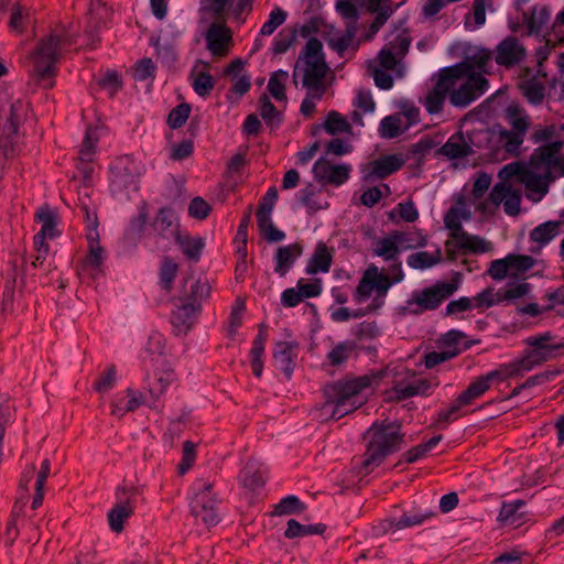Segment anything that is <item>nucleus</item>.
<instances>
[{
	"label": "nucleus",
	"instance_id": "nucleus-11",
	"mask_svg": "<svg viewBox=\"0 0 564 564\" xmlns=\"http://www.w3.org/2000/svg\"><path fill=\"white\" fill-rule=\"evenodd\" d=\"M218 505L219 500L213 494V484L206 482L193 498L192 513L206 527H212L219 522Z\"/></svg>",
	"mask_w": 564,
	"mask_h": 564
},
{
	"label": "nucleus",
	"instance_id": "nucleus-16",
	"mask_svg": "<svg viewBox=\"0 0 564 564\" xmlns=\"http://www.w3.org/2000/svg\"><path fill=\"white\" fill-rule=\"evenodd\" d=\"M214 22L209 25L205 34L207 50L214 55L223 57L225 56L232 42V33L229 28L226 26L225 21Z\"/></svg>",
	"mask_w": 564,
	"mask_h": 564
},
{
	"label": "nucleus",
	"instance_id": "nucleus-32",
	"mask_svg": "<svg viewBox=\"0 0 564 564\" xmlns=\"http://www.w3.org/2000/svg\"><path fill=\"white\" fill-rule=\"evenodd\" d=\"M505 118L511 130L527 134L531 127V119L527 110L518 104H510L505 110Z\"/></svg>",
	"mask_w": 564,
	"mask_h": 564
},
{
	"label": "nucleus",
	"instance_id": "nucleus-21",
	"mask_svg": "<svg viewBox=\"0 0 564 564\" xmlns=\"http://www.w3.org/2000/svg\"><path fill=\"white\" fill-rule=\"evenodd\" d=\"M98 137L97 131L93 127H88L86 130V134L82 144V148L79 150L78 155V165L77 169L83 174L85 181H89L91 178L94 169L90 165L93 162V156L95 153V147L97 143Z\"/></svg>",
	"mask_w": 564,
	"mask_h": 564
},
{
	"label": "nucleus",
	"instance_id": "nucleus-10",
	"mask_svg": "<svg viewBox=\"0 0 564 564\" xmlns=\"http://www.w3.org/2000/svg\"><path fill=\"white\" fill-rule=\"evenodd\" d=\"M138 489L133 486H120L116 491L117 502L108 512V523L112 532L121 533L124 521L134 513L133 498Z\"/></svg>",
	"mask_w": 564,
	"mask_h": 564
},
{
	"label": "nucleus",
	"instance_id": "nucleus-36",
	"mask_svg": "<svg viewBox=\"0 0 564 564\" xmlns=\"http://www.w3.org/2000/svg\"><path fill=\"white\" fill-rule=\"evenodd\" d=\"M525 505L523 500H516L512 502H505L500 509L498 521L503 525L519 527L522 522L524 514L519 510Z\"/></svg>",
	"mask_w": 564,
	"mask_h": 564
},
{
	"label": "nucleus",
	"instance_id": "nucleus-40",
	"mask_svg": "<svg viewBox=\"0 0 564 564\" xmlns=\"http://www.w3.org/2000/svg\"><path fill=\"white\" fill-rule=\"evenodd\" d=\"M431 388V383L426 379L415 380L406 386H395L393 388L395 400L401 401L414 395L425 394Z\"/></svg>",
	"mask_w": 564,
	"mask_h": 564
},
{
	"label": "nucleus",
	"instance_id": "nucleus-19",
	"mask_svg": "<svg viewBox=\"0 0 564 564\" xmlns=\"http://www.w3.org/2000/svg\"><path fill=\"white\" fill-rule=\"evenodd\" d=\"M451 87H453V84L448 85V79L442 69L438 80L422 100L429 113L435 115L442 111L446 97L449 98Z\"/></svg>",
	"mask_w": 564,
	"mask_h": 564
},
{
	"label": "nucleus",
	"instance_id": "nucleus-25",
	"mask_svg": "<svg viewBox=\"0 0 564 564\" xmlns=\"http://www.w3.org/2000/svg\"><path fill=\"white\" fill-rule=\"evenodd\" d=\"M471 213L466 207V200L464 196L457 197L455 205L452 206L444 215V226L449 230V237L452 234H459L463 231L462 221L469 220Z\"/></svg>",
	"mask_w": 564,
	"mask_h": 564
},
{
	"label": "nucleus",
	"instance_id": "nucleus-31",
	"mask_svg": "<svg viewBox=\"0 0 564 564\" xmlns=\"http://www.w3.org/2000/svg\"><path fill=\"white\" fill-rule=\"evenodd\" d=\"M188 280L185 281L183 294L180 297L182 302L188 304H200L210 295L212 286L207 279H197L191 282L189 288L186 286Z\"/></svg>",
	"mask_w": 564,
	"mask_h": 564
},
{
	"label": "nucleus",
	"instance_id": "nucleus-55",
	"mask_svg": "<svg viewBox=\"0 0 564 564\" xmlns=\"http://www.w3.org/2000/svg\"><path fill=\"white\" fill-rule=\"evenodd\" d=\"M29 17V11L25 7L15 2L11 7V15L9 21V28L12 31L18 33H22L25 29V22Z\"/></svg>",
	"mask_w": 564,
	"mask_h": 564
},
{
	"label": "nucleus",
	"instance_id": "nucleus-58",
	"mask_svg": "<svg viewBox=\"0 0 564 564\" xmlns=\"http://www.w3.org/2000/svg\"><path fill=\"white\" fill-rule=\"evenodd\" d=\"M357 33V25L347 24L345 34L339 36L338 39H332L329 41V46L336 51L339 55L351 45Z\"/></svg>",
	"mask_w": 564,
	"mask_h": 564
},
{
	"label": "nucleus",
	"instance_id": "nucleus-45",
	"mask_svg": "<svg viewBox=\"0 0 564 564\" xmlns=\"http://www.w3.org/2000/svg\"><path fill=\"white\" fill-rule=\"evenodd\" d=\"M178 265L177 263L169 258L164 257L160 267V284L163 290L170 292L173 286V282L177 275Z\"/></svg>",
	"mask_w": 564,
	"mask_h": 564
},
{
	"label": "nucleus",
	"instance_id": "nucleus-57",
	"mask_svg": "<svg viewBox=\"0 0 564 564\" xmlns=\"http://www.w3.org/2000/svg\"><path fill=\"white\" fill-rule=\"evenodd\" d=\"M442 441V435L430 438L426 443L420 444L404 454L406 463L412 464L422 458L427 452L434 448Z\"/></svg>",
	"mask_w": 564,
	"mask_h": 564
},
{
	"label": "nucleus",
	"instance_id": "nucleus-24",
	"mask_svg": "<svg viewBox=\"0 0 564 564\" xmlns=\"http://www.w3.org/2000/svg\"><path fill=\"white\" fill-rule=\"evenodd\" d=\"M200 311V304L182 302L172 314V324L176 335H186L192 328L195 316Z\"/></svg>",
	"mask_w": 564,
	"mask_h": 564
},
{
	"label": "nucleus",
	"instance_id": "nucleus-43",
	"mask_svg": "<svg viewBox=\"0 0 564 564\" xmlns=\"http://www.w3.org/2000/svg\"><path fill=\"white\" fill-rule=\"evenodd\" d=\"M373 253L384 260H398L400 248L395 239V232L383 239H379L375 243Z\"/></svg>",
	"mask_w": 564,
	"mask_h": 564
},
{
	"label": "nucleus",
	"instance_id": "nucleus-44",
	"mask_svg": "<svg viewBox=\"0 0 564 564\" xmlns=\"http://www.w3.org/2000/svg\"><path fill=\"white\" fill-rule=\"evenodd\" d=\"M558 228H560V223L558 221H546V223L535 227L530 232V238L534 242H538L540 245H546L555 236H557Z\"/></svg>",
	"mask_w": 564,
	"mask_h": 564
},
{
	"label": "nucleus",
	"instance_id": "nucleus-53",
	"mask_svg": "<svg viewBox=\"0 0 564 564\" xmlns=\"http://www.w3.org/2000/svg\"><path fill=\"white\" fill-rule=\"evenodd\" d=\"M522 94L528 99V101L532 105H540L542 104L544 97H545V86L536 82L534 79L525 82L522 86Z\"/></svg>",
	"mask_w": 564,
	"mask_h": 564
},
{
	"label": "nucleus",
	"instance_id": "nucleus-13",
	"mask_svg": "<svg viewBox=\"0 0 564 564\" xmlns=\"http://www.w3.org/2000/svg\"><path fill=\"white\" fill-rule=\"evenodd\" d=\"M405 161L399 154H389L372 160L361 166V174L365 182L383 180L399 171Z\"/></svg>",
	"mask_w": 564,
	"mask_h": 564
},
{
	"label": "nucleus",
	"instance_id": "nucleus-23",
	"mask_svg": "<svg viewBox=\"0 0 564 564\" xmlns=\"http://www.w3.org/2000/svg\"><path fill=\"white\" fill-rule=\"evenodd\" d=\"M451 238L455 240V247L463 253H486L492 250L491 242L475 235H469L463 230L459 234H452Z\"/></svg>",
	"mask_w": 564,
	"mask_h": 564
},
{
	"label": "nucleus",
	"instance_id": "nucleus-18",
	"mask_svg": "<svg viewBox=\"0 0 564 564\" xmlns=\"http://www.w3.org/2000/svg\"><path fill=\"white\" fill-rule=\"evenodd\" d=\"M492 59V52L486 48L478 50L475 54L467 56L463 62L451 67V72L485 76L489 74L487 66Z\"/></svg>",
	"mask_w": 564,
	"mask_h": 564
},
{
	"label": "nucleus",
	"instance_id": "nucleus-59",
	"mask_svg": "<svg viewBox=\"0 0 564 564\" xmlns=\"http://www.w3.org/2000/svg\"><path fill=\"white\" fill-rule=\"evenodd\" d=\"M534 259L530 256L522 254H509L508 264L510 268L511 275H518L524 273L534 265Z\"/></svg>",
	"mask_w": 564,
	"mask_h": 564
},
{
	"label": "nucleus",
	"instance_id": "nucleus-33",
	"mask_svg": "<svg viewBox=\"0 0 564 564\" xmlns=\"http://www.w3.org/2000/svg\"><path fill=\"white\" fill-rule=\"evenodd\" d=\"M332 254L324 242H318L306 267L308 274L328 272L332 265Z\"/></svg>",
	"mask_w": 564,
	"mask_h": 564
},
{
	"label": "nucleus",
	"instance_id": "nucleus-7",
	"mask_svg": "<svg viewBox=\"0 0 564 564\" xmlns=\"http://www.w3.org/2000/svg\"><path fill=\"white\" fill-rule=\"evenodd\" d=\"M458 286L457 281L436 282L432 286L415 292L404 306L398 308V312L401 316H405L408 314L417 315L424 311L436 310L458 290Z\"/></svg>",
	"mask_w": 564,
	"mask_h": 564
},
{
	"label": "nucleus",
	"instance_id": "nucleus-61",
	"mask_svg": "<svg viewBox=\"0 0 564 564\" xmlns=\"http://www.w3.org/2000/svg\"><path fill=\"white\" fill-rule=\"evenodd\" d=\"M395 239L399 248L412 249L426 246V238L416 232H395Z\"/></svg>",
	"mask_w": 564,
	"mask_h": 564
},
{
	"label": "nucleus",
	"instance_id": "nucleus-62",
	"mask_svg": "<svg viewBox=\"0 0 564 564\" xmlns=\"http://www.w3.org/2000/svg\"><path fill=\"white\" fill-rule=\"evenodd\" d=\"M191 110V105L186 102L176 106L167 117V124L172 129L181 128L188 119Z\"/></svg>",
	"mask_w": 564,
	"mask_h": 564
},
{
	"label": "nucleus",
	"instance_id": "nucleus-4",
	"mask_svg": "<svg viewBox=\"0 0 564 564\" xmlns=\"http://www.w3.org/2000/svg\"><path fill=\"white\" fill-rule=\"evenodd\" d=\"M330 72L323 53V44L317 37H310L297 57L293 70V83L297 85L301 77L306 90L326 93V77Z\"/></svg>",
	"mask_w": 564,
	"mask_h": 564
},
{
	"label": "nucleus",
	"instance_id": "nucleus-30",
	"mask_svg": "<svg viewBox=\"0 0 564 564\" xmlns=\"http://www.w3.org/2000/svg\"><path fill=\"white\" fill-rule=\"evenodd\" d=\"M562 148V141H554L545 145H542L534 150L533 154L531 155V163L536 169L544 166L545 171H550V167H553L555 161L558 159L556 154L560 153Z\"/></svg>",
	"mask_w": 564,
	"mask_h": 564
},
{
	"label": "nucleus",
	"instance_id": "nucleus-63",
	"mask_svg": "<svg viewBox=\"0 0 564 564\" xmlns=\"http://www.w3.org/2000/svg\"><path fill=\"white\" fill-rule=\"evenodd\" d=\"M286 20V12L280 8L272 10L269 14V20L261 28V35H271L280 25Z\"/></svg>",
	"mask_w": 564,
	"mask_h": 564
},
{
	"label": "nucleus",
	"instance_id": "nucleus-48",
	"mask_svg": "<svg viewBox=\"0 0 564 564\" xmlns=\"http://www.w3.org/2000/svg\"><path fill=\"white\" fill-rule=\"evenodd\" d=\"M35 219L42 223V229L40 230V234L51 238L56 235V215L47 205L42 206L36 212Z\"/></svg>",
	"mask_w": 564,
	"mask_h": 564
},
{
	"label": "nucleus",
	"instance_id": "nucleus-64",
	"mask_svg": "<svg viewBox=\"0 0 564 564\" xmlns=\"http://www.w3.org/2000/svg\"><path fill=\"white\" fill-rule=\"evenodd\" d=\"M212 212V205L203 197H194L188 205V215L195 219L203 220L208 217Z\"/></svg>",
	"mask_w": 564,
	"mask_h": 564
},
{
	"label": "nucleus",
	"instance_id": "nucleus-39",
	"mask_svg": "<svg viewBox=\"0 0 564 564\" xmlns=\"http://www.w3.org/2000/svg\"><path fill=\"white\" fill-rule=\"evenodd\" d=\"M325 530L326 525L323 523L304 525L294 519H290L284 535L288 539H295L311 534H323Z\"/></svg>",
	"mask_w": 564,
	"mask_h": 564
},
{
	"label": "nucleus",
	"instance_id": "nucleus-50",
	"mask_svg": "<svg viewBox=\"0 0 564 564\" xmlns=\"http://www.w3.org/2000/svg\"><path fill=\"white\" fill-rule=\"evenodd\" d=\"M324 129L328 134L335 135L343 132H350L351 126L345 117L333 110L327 113Z\"/></svg>",
	"mask_w": 564,
	"mask_h": 564
},
{
	"label": "nucleus",
	"instance_id": "nucleus-15",
	"mask_svg": "<svg viewBox=\"0 0 564 564\" xmlns=\"http://www.w3.org/2000/svg\"><path fill=\"white\" fill-rule=\"evenodd\" d=\"M350 170L348 164L336 165L321 158L314 163L312 172L317 181L339 186L349 178Z\"/></svg>",
	"mask_w": 564,
	"mask_h": 564
},
{
	"label": "nucleus",
	"instance_id": "nucleus-5",
	"mask_svg": "<svg viewBox=\"0 0 564 564\" xmlns=\"http://www.w3.org/2000/svg\"><path fill=\"white\" fill-rule=\"evenodd\" d=\"M29 112V104L13 96L0 105V152L4 156H17L22 150L21 127Z\"/></svg>",
	"mask_w": 564,
	"mask_h": 564
},
{
	"label": "nucleus",
	"instance_id": "nucleus-6",
	"mask_svg": "<svg viewBox=\"0 0 564 564\" xmlns=\"http://www.w3.org/2000/svg\"><path fill=\"white\" fill-rule=\"evenodd\" d=\"M445 77L451 87L449 102L454 107L466 108L471 102L480 98L489 88V82L486 76L474 75L471 73L460 74L451 72V67L444 68Z\"/></svg>",
	"mask_w": 564,
	"mask_h": 564
},
{
	"label": "nucleus",
	"instance_id": "nucleus-22",
	"mask_svg": "<svg viewBox=\"0 0 564 564\" xmlns=\"http://www.w3.org/2000/svg\"><path fill=\"white\" fill-rule=\"evenodd\" d=\"M299 345L295 341H279L274 346L273 360L276 368L281 369L288 379L291 378L294 369L295 349Z\"/></svg>",
	"mask_w": 564,
	"mask_h": 564
},
{
	"label": "nucleus",
	"instance_id": "nucleus-56",
	"mask_svg": "<svg viewBox=\"0 0 564 564\" xmlns=\"http://www.w3.org/2000/svg\"><path fill=\"white\" fill-rule=\"evenodd\" d=\"M434 516V512H410L403 514L397 522L391 521L390 522V529L394 530H401L404 528H410L413 525L421 524L425 519L431 518Z\"/></svg>",
	"mask_w": 564,
	"mask_h": 564
},
{
	"label": "nucleus",
	"instance_id": "nucleus-8",
	"mask_svg": "<svg viewBox=\"0 0 564 564\" xmlns=\"http://www.w3.org/2000/svg\"><path fill=\"white\" fill-rule=\"evenodd\" d=\"M492 133L488 128L474 129L465 139L462 132L453 134L440 149V153L449 160L464 159L475 154V149L487 147Z\"/></svg>",
	"mask_w": 564,
	"mask_h": 564
},
{
	"label": "nucleus",
	"instance_id": "nucleus-20",
	"mask_svg": "<svg viewBox=\"0 0 564 564\" xmlns=\"http://www.w3.org/2000/svg\"><path fill=\"white\" fill-rule=\"evenodd\" d=\"M151 226L156 235L163 239H169L172 237L176 238V235L180 234V223L174 209L167 206L159 209Z\"/></svg>",
	"mask_w": 564,
	"mask_h": 564
},
{
	"label": "nucleus",
	"instance_id": "nucleus-52",
	"mask_svg": "<svg viewBox=\"0 0 564 564\" xmlns=\"http://www.w3.org/2000/svg\"><path fill=\"white\" fill-rule=\"evenodd\" d=\"M305 510V505L296 496H288L283 498L272 511V516H286L301 513Z\"/></svg>",
	"mask_w": 564,
	"mask_h": 564
},
{
	"label": "nucleus",
	"instance_id": "nucleus-26",
	"mask_svg": "<svg viewBox=\"0 0 564 564\" xmlns=\"http://www.w3.org/2000/svg\"><path fill=\"white\" fill-rule=\"evenodd\" d=\"M302 253L303 246L299 242L279 247L274 256V272L284 276Z\"/></svg>",
	"mask_w": 564,
	"mask_h": 564
},
{
	"label": "nucleus",
	"instance_id": "nucleus-35",
	"mask_svg": "<svg viewBox=\"0 0 564 564\" xmlns=\"http://www.w3.org/2000/svg\"><path fill=\"white\" fill-rule=\"evenodd\" d=\"M550 19V11L546 7L534 6L529 12L523 13V20L528 28V34H539Z\"/></svg>",
	"mask_w": 564,
	"mask_h": 564
},
{
	"label": "nucleus",
	"instance_id": "nucleus-2",
	"mask_svg": "<svg viewBox=\"0 0 564 564\" xmlns=\"http://www.w3.org/2000/svg\"><path fill=\"white\" fill-rule=\"evenodd\" d=\"M380 373H370L349 380H338L324 388L326 401L323 409L332 406L330 416L338 420L360 408L365 399L361 392L369 388L373 381H379Z\"/></svg>",
	"mask_w": 564,
	"mask_h": 564
},
{
	"label": "nucleus",
	"instance_id": "nucleus-9",
	"mask_svg": "<svg viewBox=\"0 0 564 564\" xmlns=\"http://www.w3.org/2000/svg\"><path fill=\"white\" fill-rule=\"evenodd\" d=\"M501 204L507 215L518 216L521 210V191L509 182H499L491 188L488 198L477 208L482 214H494Z\"/></svg>",
	"mask_w": 564,
	"mask_h": 564
},
{
	"label": "nucleus",
	"instance_id": "nucleus-60",
	"mask_svg": "<svg viewBox=\"0 0 564 564\" xmlns=\"http://www.w3.org/2000/svg\"><path fill=\"white\" fill-rule=\"evenodd\" d=\"M403 132L401 119L398 116H387L380 122V134L383 138L392 139Z\"/></svg>",
	"mask_w": 564,
	"mask_h": 564
},
{
	"label": "nucleus",
	"instance_id": "nucleus-1",
	"mask_svg": "<svg viewBox=\"0 0 564 564\" xmlns=\"http://www.w3.org/2000/svg\"><path fill=\"white\" fill-rule=\"evenodd\" d=\"M74 43V34L64 24H57L52 31L43 37L30 58L32 61V77L45 89L54 85L56 74V63L62 52Z\"/></svg>",
	"mask_w": 564,
	"mask_h": 564
},
{
	"label": "nucleus",
	"instance_id": "nucleus-54",
	"mask_svg": "<svg viewBox=\"0 0 564 564\" xmlns=\"http://www.w3.org/2000/svg\"><path fill=\"white\" fill-rule=\"evenodd\" d=\"M246 311V303L243 299L238 297L231 307L229 324H228V336L234 338L237 334L238 328L242 324V315Z\"/></svg>",
	"mask_w": 564,
	"mask_h": 564
},
{
	"label": "nucleus",
	"instance_id": "nucleus-29",
	"mask_svg": "<svg viewBox=\"0 0 564 564\" xmlns=\"http://www.w3.org/2000/svg\"><path fill=\"white\" fill-rule=\"evenodd\" d=\"M489 130L492 133L490 135V140L495 138L497 142L510 154L518 155L520 153V148L525 137L524 134L514 130H507L501 127Z\"/></svg>",
	"mask_w": 564,
	"mask_h": 564
},
{
	"label": "nucleus",
	"instance_id": "nucleus-41",
	"mask_svg": "<svg viewBox=\"0 0 564 564\" xmlns=\"http://www.w3.org/2000/svg\"><path fill=\"white\" fill-rule=\"evenodd\" d=\"M176 242L181 247L183 253L189 259L197 261L204 248L202 238H193L188 235H176Z\"/></svg>",
	"mask_w": 564,
	"mask_h": 564
},
{
	"label": "nucleus",
	"instance_id": "nucleus-3",
	"mask_svg": "<svg viewBox=\"0 0 564 564\" xmlns=\"http://www.w3.org/2000/svg\"><path fill=\"white\" fill-rule=\"evenodd\" d=\"M368 440L361 468L365 474L379 466L383 459L401 448L404 434L398 421L383 420L375 422L365 434Z\"/></svg>",
	"mask_w": 564,
	"mask_h": 564
},
{
	"label": "nucleus",
	"instance_id": "nucleus-28",
	"mask_svg": "<svg viewBox=\"0 0 564 564\" xmlns=\"http://www.w3.org/2000/svg\"><path fill=\"white\" fill-rule=\"evenodd\" d=\"M368 272L370 273V279L372 280L373 290H376L377 295L380 296H386L392 283L400 282L403 279L401 262L399 261L391 268V272L393 274L392 280H390L387 274L379 272L376 265H370L368 268Z\"/></svg>",
	"mask_w": 564,
	"mask_h": 564
},
{
	"label": "nucleus",
	"instance_id": "nucleus-27",
	"mask_svg": "<svg viewBox=\"0 0 564 564\" xmlns=\"http://www.w3.org/2000/svg\"><path fill=\"white\" fill-rule=\"evenodd\" d=\"M560 348H532L531 350H528L525 355L516 364L509 366L510 368H512V371L508 375L510 376L519 370L529 371L534 366L542 365L550 360L554 356V351Z\"/></svg>",
	"mask_w": 564,
	"mask_h": 564
},
{
	"label": "nucleus",
	"instance_id": "nucleus-51",
	"mask_svg": "<svg viewBox=\"0 0 564 564\" xmlns=\"http://www.w3.org/2000/svg\"><path fill=\"white\" fill-rule=\"evenodd\" d=\"M260 115L271 129L278 127L282 121V115L276 110L267 95L260 97Z\"/></svg>",
	"mask_w": 564,
	"mask_h": 564
},
{
	"label": "nucleus",
	"instance_id": "nucleus-42",
	"mask_svg": "<svg viewBox=\"0 0 564 564\" xmlns=\"http://www.w3.org/2000/svg\"><path fill=\"white\" fill-rule=\"evenodd\" d=\"M87 240L89 243V251L84 260V267H91L97 269L102 262L104 249L99 243V236L97 231H89L87 234Z\"/></svg>",
	"mask_w": 564,
	"mask_h": 564
},
{
	"label": "nucleus",
	"instance_id": "nucleus-49",
	"mask_svg": "<svg viewBox=\"0 0 564 564\" xmlns=\"http://www.w3.org/2000/svg\"><path fill=\"white\" fill-rule=\"evenodd\" d=\"M355 349V343L341 341L328 352L327 359L332 366H340L349 359Z\"/></svg>",
	"mask_w": 564,
	"mask_h": 564
},
{
	"label": "nucleus",
	"instance_id": "nucleus-12",
	"mask_svg": "<svg viewBox=\"0 0 564 564\" xmlns=\"http://www.w3.org/2000/svg\"><path fill=\"white\" fill-rule=\"evenodd\" d=\"M112 174L111 186L116 192L124 189H135V178L138 169L132 155L126 154L118 156L110 166Z\"/></svg>",
	"mask_w": 564,
	"mask_h": 564
},
{
	"label": "nucleus",
	"instance_id": "nucleus-17",
	"mask_svg": "<svg viewBox=\"0 0 564 564\" xmlns=\"http://www.w3.org/2000/svg\"><path fill=\"white\" fill-rule=\"evenodd\" d=\"M509 375H505L501 370H494L485 376L477 378L471 382L465 391L459 395V404L469 405L474 400L482 395L489 388L494 380H505Z\"/></svg>",
	"mask_w": 564,
	"mask_h": 564
},
{
	"label": "nucleus",
	"instance_id": "nucleus-34",
	"mask_svg": "<svg viewBox=\"0 0 564 564\" xmlns=\"http://www.w3.org/2000/svg\"><path fill=\"white\" fill-rule=\"evenodd\" d=\"M551 180L550 171H545L544 174H536L528 170V172L523 173L521 183L524 184L527 189L539 194L538 198H532L533 200H539L547 193Z\"/></svg>",
	"mask_w": 564,
	"mask_h": 564
},
{
	"label": "nucleus",
	"instance_id": "nucleus-38",
	"mask_svg": "<svg viewBox=\"0 0 564 564\" xmlns=\"http://www.w3.org/2000/svg\"><path fill=\"white\" fill-rule=\"evenodd\" d=\"M442 261V251L436 249L435 252L419 251L408 257L409 267L416 270H424L438 264Z\"/></svg>",
	"mask_w": 564,
	"mask_h": 564
},
{
	"label": "nucleus",
	"instance_id": "nucleus-14",
	"mask_svg": "<svg viewBox=\"0 0 564 564\" xmlns=\"http://www.w3.org/2000/svg\"><path fill=\"white\" fill-rule=\"evenodd\" d=\"M527 57V50L516 36H507L495 50V61L506 68L514 67Z\"/></svg>",
	"mask_w": 564,
	"mask_h": 564
},
{
	"label": "nucleus",
	"instance_id": "nucleus-37",
	"mask_svg": "<svg viewBox=\"0 0 564 564\" xmlns=\"http://www.w3.org/2000/svg\"><path fill=\"white\" fill-rule=\"evenodd\" d=\"M242 484L245 487L256 490L265 484L264 475L254 459H249L242 470Z\"/></svg>",
	"mask_w": 564,
	"mask_h": 564
},
{
	"label": "nucleus",
	"instance_id": "nucleus-47",
	"mask_svg": "<svg viewBox=\"0 0 564 564\" xmlns=\"http://www.w3.org/2000/svg\"><path fill=\"white\" fill-rule=\"evenodd\" d=\"M200 11L212 14L217 20H226L227 11L232 6V0H200Z\"/></svg>",
	"mask_w": 564,
	"mask_h": 564
},
{
	"label": "nucleus",
	"instance_id": "nucleus-46",
	"mask_svg": "<svg viewBox=\"0 0 564 564\" xmlns=\"http://www.w3.org/2000/svg\"><path fill=\"white\" fill-rule=\"evenodd\" d=\"M288 78L289 73L282 69L275 70L271 74L268 83V90L274 99L286 100L285 82Z\"/></svg>",
	"mask_w": 564,
	"mask_h": 564
}]
</instances>
